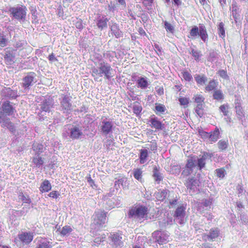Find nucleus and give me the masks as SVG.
<instances>
[{
	"instance_id": "obj_10",
	"label": "nucleus",
	"mask_w": 248,
	"mask_h": 248,
	"mask_svg": "<svg viewBox=\"0 0 248 248\" xmlns=\"http://www.w3.org/2000/svg\"><path fill=\"white\" fill-rule=\"evenodd\" d=\"M101 132L105 136L112 132L113 124L112 121L108 120L107 118L101 122Z\"/></svg>"
},
{
	"instance_id": "obj_5",
	"label": "nucleus",
	"mask_w": 248,
	"mask_h": 248,
	"mask_svg": "<svg viewBox=\"0 0 248 248\" xmlns=\"http://www.w3.org/2000/svg\"><path fill=\"white\" fill-rule=\"evenodd\" d=\"M27 9L23 6L10 7L9 11L13 17L17 20H24L26 18Z\"/></svg>"
},
{
	"instance_id": "obj_34",
	"label": "nucleus",
	"mask_w": 248,
	"mask_h": 248,
	"mask_svg": "<svg viewBox=\"0 0 248 248\" xmlns=\"http://www.w3.org/2000/svg\"><path fill=\"white\" fill-rule=\"evenodd\" d=\"M15 55L10 52L7 53L4 56L5 63L7 64H12L14 62Z\"/></svg>"
},
{
	"instance_id": "obj_32",
	"label": "nucleus",
	"mask_w": 248,
	"mask_h": 248,
	"mask_svg": "<svg viewBox=\"0 0 248 248\" xmlns=\"http://www.w3.org/2000/svg\"><path fill=\"white\" fill-rule=\"evenodd\" d=\"M194 78L198 84L203 85L207 81V78L204 75H196Z\"/></svg>"
},
{
	"instance_id": "obj_36",
	"label": "nucleus",
	"mask_w": 248,
	"mask_h": 248,
	"mask_svg": "<svg viewBox=\"0 0 248 248\" xmlns=\"http://www.w3.org/2000/svg\"><path fill=\"white\" fill-rule=\"evenodd\" d=\"M218 54L214 50H210L209 55L207 57V60L209 62H214L218 58Z\"/></svg>"
},
{
	"instance_id": "obj_1",
	"label": "nucleus",
	"mask_w": 248,
	"mask_h": 248,
	"mask_svg": "<svg viewBox=\"0 0 248 248\" xmlns=\"http://www.w3.org/2000/svg\"><path fill=\"white\" fill-rule=\"evenodd\" d=\"M0 111V124L2 127H6L12 133H16V128L7 116H14L16 113L15 104L8 100L2 102Z\"/></svg>"
},
{
	"instance_id": "obj_21",
	"label": "nucleus",
	"mask_w": 248,
	"mask_h": 248,
	"mask_svg": "<svg viewBox=\"0 0 248 248\" xmlns=\"http://www.w3.org/2000/svg\"><path fill=\"white\" fill-rule=\"evenodd\" d=\"M169 192L167 189L159 190L154 194V196L158 201H163L167 197Z\"/></svg>"
},
{
	"instance_id": "obj_42",
	"label": "nucleus",
	"mask_w": 248,
	"mask_h": 248,
	"mask_svg": "<svg viewBox=\"0 0 248 248\" xmlns=\"http://www.w3.org/2000/svg\"><path fill=\"white\" fill-rule=\"evenodd\" d=\"M142 107L139 103H135L133 105V112L137 115L140 114L142 110Z\"/></svg>"
},
{
	"instance_id": "obj_35",
	"label": "nucleus",
	"mask_w": 248,
	"mask_h": 248,
	"mask_svg": "<svg viewBox=\"0 0 248 248\" xmlns=\"http://www.w3.org/2000/svg\"><path fill=\"white\" fill-rule=\"evenodd\" d=\"M32 163L37 168H40L44 163V160L39 155H35L32 158Z\"/></svg>"
},
{
	"instance_id": "obj_58",
	"label": "nucleus",
	"mask_w": 248,
	"mask_h": 248,
	"mask_svg": "<svg viewBox=\"0 0 248 248\" xmlns=\"http://www.w3.org/2000/svg\"><path fill=\"white\" fill-rule=\"evenodd\" d=\"M237 193L238 197L241 196L245 192V190L243 188L241 185L238 184L236 186Z\"/></svg>"
},
{
	"instance_id": "obj_6",
	"label": "nucleus",
	"mask_w": 248,
	"mask_h": 248,
	"mask_svg": "<svg viewBox=\"0 0 248 248\" xmlns=\"http://www.w3.org/2000/svg\"><path fill=\"white\" fill-rule=\"evenodd\" d=\"M36 76V75L34 72L28 73L23 78V87L25 89H29L31 86L37 82Z\"/></svg>"
},
{
	"instance_id": "obj_2",
	"label": "nucleus",
	"mask_w": 248,
	"mask_h": 248,
	"mask_svg": "<svg viewBox=\"0 0 248 248\" xmlns=\"http://www.w3.org/2000/svg\"><path fill=\"white\" fill-rule=\"evenodd\" d=\"M96 62H94L96 67H93L92 68V75L93 77L99 76V77H105L107 79H110L113 75L112 74V68L110 65L104 61H101L100 63L96 64Z\"/></svg>"
},
{
	"instance_id": "obj_8",
	"label": "nucleus",
	"mask_w": 248,
	"mask_h": 248,
	"mask_svg": "<svg viewBox=\"0 0 248 248\" xmlns=\"http://www.w3.org/2000/svg\"><path fill=\"white\" fill-rule=\"evenodd\" d=\"M109 239L110 245L115 248H120L123 246L124 243L122 236L118 233H110Z\"/></svg>"
},
{
	"instance_id": "obj_22",
	"label": "nucleus",
	"mask_w": 248,
	"mask_h": 248,
	"mask_svg": "<svg viewBox=\"0 0 248 248\" xmlns=\"http://www.w3.org/2000/svg\"><path fill=\"white\" fill-rule=\"evenodd\" d=\"M137 86L141 89H145L149 85L146 78L139 77L137 80Z\"/></svg>"
},
{
	"instance_id": "obj_30",
	"label": "nucleus",
	"mask_w": 248,
	"mask_h": 248,
	"mask_svg": "<svg viewBox=\"0 0 248 248\" xmlns=\"http://www.w3.org/2000/svg\"><path fill=\"white\" fill-rule=\"evenodd\" d=\"M148 156V152L146 149H141L140 151V164H144L147 161Z\"/></svg>"
},
{
	"instance_id": "obj_12",
	"label": "nucleus",
	"mask_w": 248,
	"mask_h": 248,
	"mask_svg": "<svg viewBox=\"0 0 248 248\" xmlns=\"http://www.w3.org/2000/svg\"><path fill=\"white\" fill-rule=\"evenodd\" d=\"M106 220V215L104 211L98 212L95 214L93 225H97L99 228L105 223Z\"/></svg>"
},
{
	"instance_id": "obj_64",
	"label": "nucleus",
	"mask_w": 248,
	"mask_h": 248,
	"mask_svg": "<svg viewBox=\"0 0 248 248\" xmlns=\"http://www.w3.org/2000/svg\"><path fill=\"white\" fill-rule=\"evenodd\" d=\"M220 110L223 113L225 116L227 115L228 107L227 105H223L219 107Z\"/></svg>"
},
{
	"instance_id": "obj_14",
	"label": "nucleus",
	"mask_w": 248,
	"mask_h": 248,
	"mask_svg": "<svg viewBox=\"0 0 248 248\" xmlns=\"http://www.w3.org/2000/svg\"><path fill=\"white\" fill-rule=\"evenodd\" d=\"M149 122L151 123V127L156 130H162L165 128V124H162L155 115L151 116Z\"/></svg>"
},
{
	"instance_id": "obj_16",
	"label": "nucleus",
	"mask_w": 248,
	"mask_h": 248,
	"mask_svg": "<svg viewBox=\"0 0 248 248\" xmlns=\"http://www.w3.org/2000/svg\"><path fill=\"white\" fill-rule=\"evenodd\" d=\"M95 21L98 28L100 30H103L107 28V23L108 19L105 16L99 15L97 16Z\"/></svg>"
},
{
	"instance_id": "obj_19",
	"label": "nucleus",
	"mask_w": 248,
	"mask_h": 248,
	"mask_svg": "<svg viewBox=\"0 0 248 248\" xmlns=\"http://www.w3.org/2000/svg\"><path fill=\"white\" fill-rule=\"evenodd\" d=\"M212 155L211 154L208 153H204L202 157L197 160L196 164L200 170H202L204 167L206 160L207 159H211Z\"/></svg>"
},
{
	"instance_id": "obj_61",
	"label": "nucleus",
	"mask_w": 248,
	"mask_h": 248,
	"mask_svg": "<svg viewBox=\"0 0 248 248\" xmlns=\"http://www.w3.org/2000/svg\"><path fill=\"white\" fill-rule=\"evenodd\" d=\"M183 78H184L186 80V81H190L192 78V77L191 75L187 71H185L183 72Z\"/></svg>"
},
{
	"instance_id": "obj_51",
	"label": "nucleus",
	"mask_w": 248,
	"mask_h": 248,
	"mask_svg": "<svg viewBox=\"0 0 248 248\" xmlns=\"http://www.w3.org/2000/svg\"><path fill=\"white\" fill-rule=\"evenodd\" d=\"M198 132L202 139L204 140L209 139L210 133L206 132L203 130H199Z\"/></svg>"
},
{
	"instance_id": "obj_56",
	"label": "nucleus",
	"mask_w": 248,
	"mask_h": 248,
	"mask_svg": "<svg viewBox=\"0 0 248 248\" xmlns=\"http://www.w3.org/2000/svg\"><path fill=\"white\" fill-rule=\"evenodd\" d=\"M193 172V170L190 169L189 168H187V167H185L184 170L182 172V176L183 177H186L188 175L191 174Z\"/></svg>"
},
{
	"instance_id": "obj_33",
	"label": "nucleus",
	"mask_w": 248,
	"mask_h": 248,
	"mask_svg": "<svg viewBox=\"0 0 248 248\" xmlns=\"http://www.w3.org/2000/svg\"><path fill=\"white\" fill-rule=\"evenodd\" d=\"M185 208L183 206L178 207L175 212V216L182 219L185 216Z\"/></svg>"
},
{
	"instance_id": "obj_27",
	"label": "nucleus",
	"mask_w": 248,
	"mask_h": 248,
	"mask_svg": "<svg viewBox=\"0 0 248 248\" xmlns=\"http://www.w3.org/2000/svg\"><path fill=\"white\" fill-rule=\"evenodd\" d=\"M49 242L45 238H41L38 240L37 248H50Z\"/></svg>"
},
{
	"instance_id": "obj_43",
	"label": "nucleus",
	"mask_w": 248,
	"mask_h": 248,
	"mask_svg": "<svg viewBox=\"0 0 248 248\" xmlns=\"http://www.w3.org/2000/svg\"><path fill=\"white\" fill-rule=\"evenodd\" d=\"M223 94L220 90H215L213 93V98L214 99L220 100L223 99Z\"/></svg>"
},
{
	"instance_id": "obj_13",
	"label": "nucleus",
	"mask_w": 248,
	"mask_h": 248,
	"mask_svg": "<svg viewBox=\"0 0 248 248\" xmlns=\"http://www.w3.org/2000/svg\"><path fill=\"white\" fill-rule=\"evenodd\" d=\"M53 99L52 98L49 97L45 98L40 105L41 111L49 112L51 108L53 107Z\"/></svg>"
},
{
	"instance_id": "obj_37",
	"label": "nucleus",
	"mask_w": 248,
	"mask_h": 248,
	"mask_svg": "<svg viewBox=\"0 0 248 248\" xmlns=\"http://www.w3.org/2000/svg\"><path fill=\"white\" fill-rule=\"evenodd\" d=\"M217 83L215 80H211L210 81L207 86L205 87V90L208 92L214 90L217 87Z\"/></svg>"
},
{
	"instance_id": "obj_54",
	"label": "nucleus",
	"mask_w": 248,
	"mask_h": 248,
	"mask_svg": "<svg viewBox=\"0 0 248 248\" xmlns=\"http://www.w3.org/2000/svg\"><path fill=\"white\" fill-rule=\"evenodd\" d=\"M217 176L220 178H223L225 176V170L223 168L217 169L216 170Z\"/></svg>"
},
{
	"instance_id": "obj_50",
	"label": "nucleus",
	"mask_w": 248,
	"mask_h": 248,
	"mask_svg": "<svg viewBox=\"0 0 248 248\" xmlns=\"http://www.w3.org/2000/svg\"><path fill=\"white\" fill-rule=\"evenodd\" d=\"M164 27L167 31H169L171 33H173L174 30V27L168 22H164Z\"/></svg>"
},
{
	"instance_id": "obj_4",
	"label": "nucleus",
	"mask_w": 248,
	"mask_h": 248,
	"mask_svg": "<svg viewBox=\"0 0 248 248\" xmlns=\"http://www.w3.org/2000/svg\"><path fill=\"white\" fill-rule=\"evenodd\" d=\"M71 98L69 93L62 94L60 98V110L66 115L69 114L72 109Z\"/></svg>"
},
{
	"instance_id": "obj_3",
	"label": "nucleus",
	"mask_w": 248,
	"mask_h": 248,
	"mask_svg": "<svg viewBox=\"0 0 248 248\" xmlns=\"http://www.w3.org/2000/svg\"><path fill=\"white\" fill-rule=\"evenodd\" d=\"M148 208L142 205L133 207L129 211V216L140 221L147 217Z\"/></svg>"
},
{
	"instance_id": "obj_7",
	"label": "nucleus",
	"mask_w": 248,
	"mask_h": 248,
	"mask_svg": "<svg viewBox=\"0 0 248 248\" xmlns=\"http://www.w3.org/2000/svg\"><path fill=\"white\" fill-rule=\"evenodd\" d=\"M199 180L194 177L188 178L186 181L185 185L187 189H189V193H194L198 190L199 186Z\"/></svg>"
},
{
	"instance_id": "obj_9",
	"label": "nucleus",
	"mask_w": 248,
	"mask_h": 248,
	"mask_svg": "<svg viewBox=\"0 0 248 248\" xmlns=\"http://www.w3.org/2000/svg\"><path fill=\"white\" fill-rule=\"evenodd\" d=\"M70 131V138L76 140L81 138L83 135L82 131V126L79 125H72L69 128Z\"/></svg>"
},
{
	"instance_id": "obj_39",
	"label": "nucleus",
	"mask_w": 248,
	"mask_h": 248,
	"mask_svg": "<svg viewBox=\"0 0 248 248\" xmlns=\"http://www.w3.org/2000/svg\"><path fill=\"white\" fill-rule=\"evenodd\" d=\"M218 32L219 37L223 38L225 36L224 24L223 22H220L218 26Z\"/></svg>"
},
{
	"instance_id": "obj_11",
	"label": "nucleus",
	"mask_w": 248,
	"mask_h": 248,
	"mask_svg": "<svg viewBox=\"0 0 248 248\" xmlns=\"http://www.w3.org/2000/svg\"><path fill=\"white\" fill-rule=\"evenodd\" d=\"M153 236L155 238V241L160 245L166 243L169 241V235L164 232L155 231L153 233Z\"/></svg>"
},
{
	"instance_id": "obj_40",
	"label": "nucleus",
	"mask_w": 248,
	"mask_h": 248,
	"mask_svg": "<svg viewBox=\"0 0 248 248\" xmlns=\"http://www.w3.org/2000/svg\"><path fill=\"white\" fill-rule=\"evenodd\" d=\"M196 163L197 162L195 159H194L193 158H189L187 160L186 167L193 170V168L196 166Z\"/></svg>"
},
{
	"instance_id": "obj_25",
	"label": "nucleus",
	"mask_w": 248,
	"mask_h": 248,
	"mask_svg": "<svg viewBox=\"0 0 248 248\" xmlns=\"http://www.w3.org/2000/svg\"><path fill=\"white\" fill-rule=\"evenodd\" d=\"M159 168H158L156 166H154L153 170V176L155 180L158 183L163 180V176L159 171Z\"/></svg>"
},
{
	"instance_id": "obj_31",
	"label": "nucleus",
	"mask_w": 248,
	"mask_h": 248,
	"mask_svg": "<svg viewBox=\"0 0 248 248\" xmlns=\"http://www.w3.org/2000/svg\"><path fill=\"white\" fill-rule=\"evenodd\" d=\"M105 201H106V203L108 205V208H113L115 206V201L117 200V197H113L111 198H108V196L105 197Z\"/></svg>"
},
{
	"instance_id": "obj_62",
	"label": "nucleus",
	"mask_w": 248,
	"mask_h": 248,
	"mask_svg": "<svg viewBox=\"0 0 248 248\" xmlns=\"http://www.w3.org/2000/svg\"><path fill=\"white\" fill-rule=\"evenodd\" d=\"M179 101L181 105L182 106H187L189 103V99L188 98L186 97L180 98L179 99Z\"/></svg>"
},
{
	"instance_id": "obj_52",
	"label": "nucleus",
	"mask_w": 248,
	"mask_h": 248,
	"mask_svg": "<svg viewBox=\"0 0 248 248\" xmlns=\"http://www.w3.org/2000/svg\"><path fill=\"white\" fill-rule=\"evenodd\" d=\"M199 28L197 26H194L190 31V35L193 37H195L199 35Z\"/></svg>"
},
{
	"instance_id": "obj_41",
	"label": "nucleus",
	"mask_w": 248,
	"mask_h": 248,
	"mask_svg": "<svg viewBox=\"0 0 248 248\" xmlns=\"http://www.w3.org/2000/svg\"><path fill=\"white\" fill-rule=\"evenodd\" d=\"M72 231V229L70 227V226H65L62 228L61 231L60 232V233L62 235L66 236L69 235Z\"/></svg>"
},
{
	"instance_id": "obj_53",
	"label": "nucleus",
	"mask_w": 248,
	"mask_h": 248,
	"mask_svg": "<svg viewBox=\"0 0 248 248\" xmlns=\"http://www.w3.org/2000/svg\"><path fill=\"white\" fill-rule=\"evenodd\" d=\"M86 179L87 182L93 188L95 189L97 188V186L95 184L94 181L92 179L90 174H89L86 177Z\"/></svg>"
},
{
	"instance_id": "obj_57",
	"label": "nucleus",
	"mask_w": 248,
	"mask_h": 248,
	"mask_svg": "<svg viewBox=\"0 0 248 248\" xmlns=\"http://www.w3.org/2000/svg\"><path fill=\"white\" fill-rule=\"evenodd\" d=\"M7 40L2 33H0V46L4 47L6 46Z\"/></svg>"
},
{
	"instance_id": "obj_29",
	"label": "nucleus",
	"mask_w": 248,
	"mask_h": 248,
	"mask_svg": "<svg viewBox=\"0 0 248 248\" xmlns=\"http://www.w3.org/2000/svg\"><path fill=\"white\" fill-rule=\"evenodd\" d=\"M32 149L35 152V155H39L43 152L44 146L42 144L34 143L32 145Z\"/></svg>"
},
{
	"instance_id": "obj_17",
	"label": "nucleus",
	"mask_w": 248,
	"mask_h": 248,
	"mask_svg": "<svg viewBox=\"0 0 248 248\" xmlns=\"http://www.w3.org/2000/svg\"><path fill=\"white\" fill-rule=\"evenodd\" d=\"M19 240L25 244L30 243L33 238V233L31 232H24L18 234Z\"/></svg>"
},
{
	"instance_id": "obj_20",
	"label": "nucleus",
	"mask_w": 248,
	"mask_h": 248,
	"mask_svg": "<svg viewBox=\"0 0 248 248\" xmlns=\"http://www.w3.org/2000/svg\"><path fill=\"white\" fill-rule=\"evenodd\" d=\"M110 28L111 34L114 35L116 38H119L123 36V32L120 30L116 23L112 24Z\"/></svg>"
},
{
	"instance_id": "obj_38",
	"label": "nucleus",
	"mask_w": 248,
	"mask_h": 248,
	"mask_svg": "<svg viewBox=\"0 0 248 248\" xmlns=\"http://www.w3.org/2000/svg\"><path fill=\"white\" fill-rule=\"evenodd\" d=\"M18 197L24 203H30L31 202L29 195L24 194L23 193H20Z\"/></svg>"
},
{
	"instance_id": "obj_26",
	"label": "nucleus",
	"mask_w": 248,
	"mask_h": 248,
	"mask_svg": "<svg viewBox=\"0 0 248 248\" xmlns=\"http://www.w3.org/2000/svg\"><path fill=\"white\" fill-rule=\"evenodd\" d=\"M199 35L204 42H206L207 41L208 34L205 26L202 24L199 26Z\"/></svg>"
},
{
	"instance_id": "obj_48",
	"label": "nucleus",
	"mask_w": 248,
	"mask_h": 248,
	"mask_svg": "<svg viewBox=\"0 0 248 248\" xmlns=\"http://www.w3.org/2000/svg\"><path fill=\"white\" fill-rule=\"evenodd\" d=\"M73 24L75 25L77 29L81 30L83 28L82 25V21L81 19L79 18H76L73 20Z\"/></svg>"
},
{
	"instance_id": "obj_44",
	"label": "nucleus",
	"mask_w": 248,
	"mask_h": 248,
	"mask_svg": "<svg viewBox=\"0 0 248 248\" xmlns=\"http://www.w3.org/2000/svg\"><path fill=\"white\" fill-rule=\"evenodd\" d=\"M218 148L221 150H225L228 146V140H220L218 141L217 143Z\"/></svg>"
},
{
	"instance_id": "obj_46",
	"label": "nucleus",
	"mask_w": 248,
	"mask_h": 248,
	"mask_svg": "<svg viewBox=\"0 0 248 248\" xmlns=\"http://www.w3.org/2000/svg\"><path fill=\"white\" fill-rule=\"evenodd\" d=\"M202 106V104L197 105L195 108V112L200 117H202L203 114V109Z\"/></svg>"
},
{
	"instance_id": "obj_24",
	"label": "nucleus",
	"mask_w": 248,
	"mask_h": 248,
	"mask_svg": "<svg viewBox=\"0 0 248 248\" xmlns=\"http://www.w3.org/2000/svg\"><path fill=\"white\" fill-rule=\"evenodd\" d=\"M219 235V231L218 229H211L208 234L204 236L205 240L213 241L214 239L217 237Z\"/></svg>"
},
{
	"instance_id": "obj_23",
	"label": "nucleus",
	"mask_w": 248,
	"mask_h": 248,
	"mask_svg": "<svg viewBox=\"0 0 248 248\" xmlns=\"http://www.w3.org/2000/svg\"><path fill=\"white\" fill-rule=\"evenodd\" d=\"M51 187V185L49 181L47 180H45L41 183L39 190L42 193L46 192L50 190Z\"/></svg>"
},
{
	"instance_id": "obj_55",
	"label": "nucleus",
	"mask_w": 248,
	"mask_h": 248,
	"mask_svg": "<svg viewBox=\"0 0 248 248\" xmlns=\"http://www.w3.org/2000/svg\"><path fill=\"white\" fill-rule=\"evenodd\" d=\"M155 109L157 112L159 113H163L166 110L165 106L162 104L156 105Z\"/></svg>"
},
{
	"instance_id": "obj_18",
	"label": "nucleus",
	"mask_w": 248,
	"mask_h": 248,
	"mask_svg": "<svg viewBox=\"0 0 248 248\" xmlns=\"http://www.w3.org/2000/svg\"><path fill=\"white\" fill-rule=\"evenodd\" d=\"M232 14L233 18L236 24L240 21V14L239 12V7L237 6V2L233 0L231 7Z\"/></svg>"
},
{
	"instance_id": "obj_28",
	"label": "nucleus",
	"mask_w": 248,
	"mask_h": 248,
	"mask_svg": "<svg viewBox=\"0 0 248 248\" xmlns=\"http://www.w3.org/2000/svg\"><path fill=\"white\" fill-rule=\"evenodd\" d=\"M219 129L216 128L214 131L210 133L209 140L212 142H216L219 139Z\"/></svg>"
},
{
	"instance_id": "obj_63",
	"label": "nucleus",
	"mask_w": 248,
	"mask_h": 248,
	"mask_svg": "<svg viewBox=\"0 0 248 248\" xmlns=\"http://www.w3.org/2000/svg\"><path fill=\"white\" fill-rule=\"evenodd\" d=\"M218 74L220 77H221V78H222L224 79H228V78H229V77L227 75L226 71H225L224 70H220L218 71Z\"/></svg>"
},
{
	"instance_id": "obj_45",
	"label": "nucleus",
	"mask_w": 248,
	"mask_h": 248,
	"mask_svg": "<svg viewBox=\"0 0 248 248\" xmlns=\"http://www.w3.org/2000/svg\"><path fill=\"white\" fill-rule=\"evenodd\" d=\"M236 113L237 115V117L239 120L242 119L244 116L243 111L241 106L236 105L235 106Z\"/></svg>"
},
{
	"instance_id": "obj_49",
	"label": "nucleus",
	"mask_w": 248,
	"mask_h": 248,
	"mask_svg": "<svg viewBox=\"0 0 248 248\" xmlns=\"http://www.w3.org/2000/svg\"><path fill=\"white\" fill-rule=\"evenodd\" d=\"M142 171L140 169H136L133 172V175L136 179L140 181L142 176Z\"/></svg>"
},
{
	"instance_id": "obj_15",
	"label": "nucleus",
	"mask_w": 248,
	"mask_h": 248,
	"mask_svg": "<svg viewBox=\"0 0 248 248\" xmlns=\"http://www.w3.org/2000/svg\"><path fill=\"white\" fill-rule=\"evenodd\" d=\"M2 96L9 99H16L18 96L17 90H13L10 88H5L1 92Z\"/></svg>"
},
{
	"instance_id": "obj_60",
	"label": "nucleus",
	"mask_w": 248,
	"mask_h": 248,
	"mask_svg": "<svg viewBox=\"0 0 248 248\" xmlns=\"http://www.w3.org/2000/svg\"><path fill=\"white\" fill-rule=\"evenodd\" d=\"M195 102L197 105L202 104L204 98L201 95H196L194 97Z\"/></svg>"
},
{
	"instance_id": "obj_47",
	"label": "nucleus",
	"mask_w": 248,
	"mask_h": 248,
	"mask_svg": "<svg viewBox=\"0 0 248 248\" xmlns=\"http://www.w3.org/2000/svg\"><path fill=\"white\" fill-rule=\"evenodd\" d=\"M190 53L192 56L194 57V59L196 61H199L200 58L202 56L201 52L200 51L195 50L194 49L191 50Z\"/></svg>"
},
{
	"instance_id": "obj_59",
	"label": "nucleus",
	"mask_w": 248,
	"mask_h": 248,
	"mask_svg": "<svg viewBox=\"0 0 248 248\" xmlns=\"http://www.w3.org/2000/svg\"><path fill=\"white\" fill-rule=\"evenodd\" d=\"M211 203L212 202L210 201V200H205L200 203V205H199V208L201 207H208L210 206Z\"/></svg>"
}]
</instances>
